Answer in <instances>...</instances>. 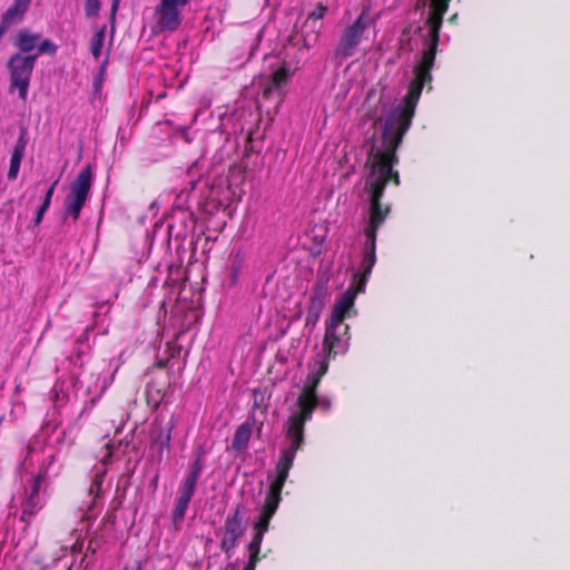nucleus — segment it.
I'll use <instances>...</instances> for the list:
<instances>
[{"instance_id": "nucleus-2", "label": "nucleus", "mask_w": 570, "mask_h": 570, "mask_svg": "<svg viewBox=\"0 0 570 570\" xmlns=\"http://www.w3.org/2000/svg\"><path fill=\"white\" fill-rule=\"evenodd\" d=\"M247 508L244 503H237L234 509L226 515L219 534L222 535L219 549L230 557L237 547L238 540L242 539L246 532L245 515Z\"/></svg>"}, {"instance_id": "nucleus-38", "label": "nucleus", "mask_w": 570, "mask_h": 570, "mask_svg": "<svg viewBox=\"0 0 570 570\" xmlns=\"http://www.w3.org/2000/svg\"><path fill=\"white\" fill-rule=\"evenodd\" d=\"M99 547V542L97 540H90L87 546V552L96 553L97 549Z\"/></svg>"}, {"instance_id": "nucleus-37", "label": "nucleus", "mask_w": 570, "mask_h": 570, "mask_svg": "<svg viewBox=\"0 0 570 570\" xmlns=\"http://www.w3.org/2000/svg\"><path fill=\"white\" fill-rule=\"evenodd\" d=\"M119 0H112L111 10H110V21L111 26L114 27L115 20H116V13L118 10Z\"/></svg>"}, {"instance_id": "nucleus-33", "label": "nucleus", "mask_w": 570, "mask_h": 570, "mask_svg": "<svg viewBox=\"0 0 570 570\" xmlns=\"http://www.w3.org/2000/svg\"><path fill=\"white\" fill-rule=\"evenodd\" d=\"M264 534L254 531L250 542L248 543V550H261L263 543Z\"/></svg>"}, {"instance_id": "nucleus-14", "label": "nucleus", "mask_w": 570, "mask_h": 570, "mask_svg": "<svg viewBox=\"0 0 570 570\" xmlns=\"http://www.w3.org/2000/svg\"><path fill=\"white\" fill-rule=\"evenodd\" d=\"M298 411L289 416V420H301L306 423L317 405V393L303 390L297 399Z\"/></svg>"}, {"instance_id": "nucleus-3", "label": "nucleus", "mask_w": 570, "mask_h": 570, "mask_svg": "<svg viewBox=\"0 0 570 570\" xmlns=\"http://www.w3.org/2000/svg\"><path fill=\"white\" fill-rule=\"evenodd\" d=\"M38 53L21 55L14 53L9 59L7 67L10 73L9 91H18L19 97L26 101L30 86L31 75L35 69Z\"/></svg>"}, {"instance_id": "nucleus-43", "label": "nucleus", "mask_w": 570, "mask_h": 570, "mask_svg": "<svg viewBox=\"0 0 570 570\" xmlns=\"http://www.w3.org/2000/svg\"><path fill=\"white\" fill-rule=\"evenodd\" d=\"M136 570H142V569H141V566H138Z\"/></svg>"}, {"instance_id": "nucleus-23", "label": "nucleus", "mask_w": 570, "mask_h": 570, "mask_svg": "<svg viewBox=\"0 0 570 570\" xmlns=\"http://www.w3.org/2000/svg\"><path fill=\"white\" fill-rule=\"evenodd\" d=\"M105 37L106 26L104 24L96 30V32L90 39V52L96 60H98L101 56Z\"/></svg>"}, {"instance_id": "nucleus-31", "label": "nucleus", "mask_w": 570, "mask_h": 570, "mask_svg": "<svg viewBox=\"0 0 570 570\" xmlns=\"http://www.w3.org/2000/svg\"><path fill=\"white\" fill-rule=\"evenodd\" d=\"M327 11V7L323 3H317L316 8L311 11L307 16V20H318L324 17Z\"/></svg>"}, {"instance_id": "nucleus-12", "label": "nucleus", "mask_w": 570, "mask_h": 570, "mask_svg": "<svg viewBox=\"0 0 570 570\" xmlns=\"http://www.w3.org/2000/svg\"><path fill=\"white\" fill-rule=\"evenodd\" d=\"M363 292L364 291H358L357 285L352 282L350 287L341 295V297L335 303L328 321L333 323L344 324L346 315L354 305L356 295Z\"/></svg>"}, {"instance_id": "nucleus-8", "label": "nucleus", "mask_w": 570, "mask_h": 570, "mask_svg": "<svg viewBox=\"0 0 570 570\" xmlns=\"http://www.w3.org/2000/svg\"><path fill=\"white\" fill-rule=\"evenodd\" d=\"M368 194L370 217L364 234L365 238H376L377 230L384 223L391 209L390 206L382 204L381 200L384 194L380 193L379 187H376V191H368Z\"/></svg>"}, {"instance_id": "nucleus-18", "label": "nucleus", "mask_w": 570, "mask_h": 570, "mask_svg": "<svg viewBox=\"0 0 570 570\" xmlns=\"http://www.w3.org/2000/svg\"><path fill=\"white\" fill-rule=\"evenodd\" d=\"M31 0H14L9 9L3 13L1 21L3 26H13L20 22L27 12Z\"/></svg>"}, {"instance_id": "nucleus-11", "label": "nucleus", "mask_w": 570, "mask_h": 570, "mask_svg": "<svg viewBox=\"0 0 570 570\" xmlns=\"http://www.w3.org/2000/svg\"><path fill=\"white\" fill-rule=\"evenodd\" d=\"M294 459L295 454H293L292 452H288L286 450L282 451L281 458L276 464V476L269 484L267 493L281 498L282 490L288 478V472L293 466Z\"/></svg>"}, {"instance_id": "nucleus-35", "label": "nucleus", "mask_w": 570, "mask_h": 570, "mask_svg": "<svg viewBox=\"0 0 570 570\" xmlns=\"http://www.w3.org/2000/svg\"><path fill=\"white\" fill-rule=\"evenodd\" d=\"M107 65H108V56L105 58L104 62L101 63L100 70H99L98 76L96 78V81H95V87L96 88H98L101 85L104 75L106 72Z\"/></svg>"}, {"instance_id": "nucleus-44", "label": "nucleus", "mask_w": 570, "mask_h": 570, "mask_svg": "<svg viewBox=\"0 0 570 570\" xmlns=\"http://www.w3.org/2000/svg\"><path fill=\"white\" fill-rule=\"evenodd\" d=\"M125 570H128L127 568H125Z\"/></svg>"}, {"instance_id": "nucleus-34", "label": "nucleus", "mask_w": 570, "mask_h": 570, "mask_svg": "<svg viewBox=\"0 0 570 570\" xmlns=\"http://www.w3.org/2000/svg\"><path fill=\"white\" fill-rule=\"evenodd\" d=\"M101 485H102V476L97 474L90 484L89 493L97 497L99 494V492L101 491Z\"/></svg>"}, {"instance_id": "nucleus-36", "label": "nucleus", "mask_w": 570, "mask_h": 570, "mask_svg": "<svg viewBox=\"0 0 570 570\" xmlns=\"http://www.w3.org/2000/svg\"><path fill=\"white\" fill-rule=\"evenodd\" d=\"M248 553H249V556H248L247 562H249L256 567L261 560V557H259L261 550H256V549L248 550Z\"/></svg>"}, {"instance_id": "nucleus-39", "label": "nucleus", "mask_w": 570, "mask_h": 570, "mask_svg": "<svg viewBox=\"0 0 570 570\" xmlns=\"http://www.w3.org/2000/svg\"><path fill=\"white\" fill-rule=\"evenodd\" d=\"M238 271H239V266H234L233 267V276H232L233 283H235L236 279H237Z\"/></svg>"}, {"instance_id": "nucleus-40", "label": "nucleus", "mask_w": 570, "mask_h": 570, "mask_svg": "<svg viewBox=\"0 0 570 570\" xmlns=\"http://www.w3.org/2000/svg\"><path fill=\"white\" fill-rule=\"evenodd\" d=\"M167 365V361L159 360L155 363V366L164 368Z\"/></svg>"}, {"instance_id": "nucleus-20", "label": "nucleus", "mask_w": 570, "mask_h": 570, "mask_svg": "<svg viewBox=\"0 0 570 570\" xmlns=\"http://www.w3.org/2000/svg\"><path fill=\"white\" fill-rule=\"evenodd\" d=\"M24 149H26V140L23 139V137H20L13 148L12 154H11L10 166H9V171H8L9 180H14L17 178L19 169H20L21 160L24 155Z\"/></svg>"}, {"instance_id": "nucleus-28", "label": "nucleus", "mask_w": 570, "mask_h": 570, "mask_svg": "<svg viewBox=\"0 0 570 570\" xmlns=\"http://www.w3.org/2000/svg\"><path fill=\"white\" fill-rule=\"evenodd\" d=\"M100 8V0H86L85 2V13L88 18L98 16Z\"/></svg>"}, {"instance_id": "nucleus-4", "label": "nucleus", "mask_w": 570, "mask_h": 570, "mask_svg": "<svg viewBox=\"0 0 570 570\" xmlns=\"http://www.w3.org/2000/svg\"><path fill=\"white\" fill-rule=\"evenodd\" d=\"M92 183V170L87 165L71 183L70 191L65 199V219L72 218L76 223L79 219L80 212L89 196Z\"/></svg>"}, {"instance_id": "nucleus-17", "label": "nucleus", "mask_w": 570, "mask_h": 570, "mask_svg": "<svg viewBox=\"0 0 570 570\" xmlns=\"http://www.w3.org/2000/svg\"><path fill=\"white\" fill-rule=\"evenodd\" d=\"M40 39L41 36L39 33H32L28 29H20L13 45L19 49L18 53L31 55L30 52L37 49Z\"/></svg>"}, {"instance_id": "nucleus-22", "label": "nucleus", "mask_w": 570, "mask_h": 570, "mask_svg": "<svg viewBox=\"0 0 570 570\" xmlns=\"http://www.w3.org/2000/svg\"><path fill=\"white\" fill-rule=\"evenodd\" d=\"M327 370H328V361L326 358H323L320 362L318 368L308 374L307 381H306L303 390L316 393L317 386H318L322 377L327 372Z\"/></svg>"}, {"instance_id": "nucleus-30", "label": "nucleus", "mask_w": 570, "mask_h": 570, "mask_svg": "<svg viewBox=\"0 0 570 570\" xmlns=\"http://www.w3.org/2000/svg\"><path fill=\"white\" fill-rule=\"evenodd\" d=\"M322 311L307 307L305 326L314 327L320 320Z\"/></svg>"}, {"instance_id": "nucleus-26", "label": "nucleus", "mask_w": 570, "mask_h": 570, "mask_svg": "<svg viewBox=\"0 0 570 570\" xmlns=\"http://www.w3.org/2000/svg\"><path fill=\"white\" fill-rule=\"evenodd\" d=\"M188 505H189V501L180 500V499L176 500L175 508L173 511V517H171L173 523L175 524V527H178L183 522Z\"/></svg>"}, {"instance_id": "nucleus-16", "label": "nucleus", "mask_w": 570, "mask_h": 570, "mask_svg": "<svg viewBox=\"0 0 570 570\" xmlns=\"http://www.w3.org/2000/svg\"><path fill=\"white\" fill-rule=\"evenodd\" d=\"M304 426L305 423H302L301 420L293 421L288 419L286 436L291 443L289 446L285 449L286 451L296 455L297 451L302 449L304 443Z\"/></svg>"}, {"instance_id": "nucleus-21", "label": "nucleus", "mask_w": 570, "mask_h": 570, "mask_svg": "<svg viewBox=\"0 0 570 570\" xmlns=\"http://www.w3.org/2000/svg\"><path fill=\"white\" fill-rule=\"evenodd\" d=\"M253 432V425L249 422L242 423L235 431L232 448L233 450L240 452L248 445Z\"/></svg>"}, {"instance_id": "nucleus-1", "label": "nucleus", "mask_w": 570, "mask_h": 570, "mask_svg": "<svg viewBox=\"0 0 570 570\" xmlns=\"http://www.w3.org/2000/svg\"><path fill=\"white\" fill-rule=\"evenodd\" d=\"M450 2L451 0H430L425 22L429 27L428 47L423 50L420 61L414 67V78L410 82L402 105L395 108L386 120L382 134L383 150H377L372 155L370 176L365 183V188L368 191H376V187H379L380 193L384 194L387 183L392 181L395 186L400 185L399 173L393 168L399 163L396 150L411 127L424 86H429L431 89V70L435 61L443 17Z\"/></svg>"}, {"instance_id": "nucleus-15", "label": "nucleus", "mask_w": 570, "mask_h": 570, "mask_svg": "<svg viewBox=\"0 0 570 570\" xmlns=\"http://www.w3.org/2000/svg\"><path fill=\"white\" fill-rule=\"evenodd\" d=\"M328 297V279L325 277H317L309 296L308 307L323 311Z\"/></svg>"}, {"instance_id": "nucleus-10", "label": "nucleus", "mask_w": 570, "mask_h": 570, "mask_svg": "<svg viewBox=\"0 0 570 570\" xmlns=\"http://www.w3.org/2000/svg\"><path fill=\"white\" fill-rule=\"evenodd\" d=\"M293 75L294 71L289 69L286 62H283L282 66L271 75L263 89V97L269 98L274 94L282 97L284 94V88L287 86Z\"/></svg>"}, {"instance_id": "nucleus-13", "label": "nucleus", "mask_w": 570, "mask_h": 570, "mask_svg": "<svg viewBox=\"0 0 570 570\" xmlns=\"http://www.w3.org/2000/svg\"><path fill=\"white\" fill-rule=\"evenodd\" d=\"M281 502L279 497L267 493L261 514L254 524V531L265 534L268 531L269 523L274 514L276 513Z\"/></svg>"}, {"instance_id": "nucleus-25", "label": "nucleus", "mask_w": 570, "mask_h": 570, "mask_svg": "<svg viewBox=\"0 0 570 570\" xmlns=\"http://www.w3.org/2000/svg\"><path fill=\"white\" fill-rule=\"evenodd\" d=\"M196 484H197L196 481L185 478L184 482L181 483V485L178 489V498L177 499L186 500V501L190 502V500L195 493Z\"/></svg>"}, {"instance_id": "nucleus-42", "label": "nucleus", "mask_w": 570, "mask_h": 570, "mask_svg": "<svg viewBox=\"0 0 570 570\" xmlns=\"http://www.w3.org/2000/svg\"><path fill=\"white\" fill-rule=\"evenodd\" d=\"M255 569H256V567L254 564L247 562L243 570H255Z\"/></svg>"}, {"instance_id": "nucleus-5", "label": "nucleus", "mask_w": 570, "mask_h": 570, "mask_svg": "<svg viewBox=\"0 0 570 570\" xmlns=\"http://www.w3.org/2000/svg\"><path fill=\"white\" fill-rule=\"evenodd\" d=\"M373 20L366 9H363L356 20L343 31L335 49V55L342 59L352 57L360 45L363 33L370 28Z\"/></svg>"}, {"instance_id": "nucleus-41", "label": "nucleus", "mask_w": 570, "mask_h": 570, "mask_svg": "<svg viewBox=\"0 0 570 570\" xmlns=\"http://www.w3.org/2000/svg\"><path fill=\"white\" fill-rule=\"evenodd\" d=\"M169 441H170V434L167 433L161 445L168 448Z\"/></svg>"}, {"instance_id": "nucleus-27", "label": "nucleus", "mask_w": 570, "mask_h": 570, "mask_svg": "<svg viewBox=\"0 0 570 570\" xmlns=\"http://www.w3.org/2000/svg\"><path fill=\"white\" fill-rule=\"evenodd\" d=\"M203 468H204V465H203L202 456L198 455L194 460L193 464L190 465V470H189L188 474L186 475V478L197 482L202 474Z\"/></svg>"}, {"instance_id": "nucleus-29", "label": "nucleus", "mask_w": 570, "mask_h": 570, "mask_svg": "<svg viewBox=\"0 0 570 570\" xmlns=\"http://www.w3.org/2000/svg\"><path fill=\"white\" fill-rule=\"evenodd\" d=\"M39 53L55 55L57 52V46L49 39L39 40L38 46Z\"/></svg>"}, {"instance_id": "nucleus-32", "label": "nucleus", "mask_w": 570, "mask_h": 570, "mask_svg": "<svg viewBox=\"0 0 570 570\" xmlns=\"http://www.w3.org/2000/svg\"><path fill=\"white\" fill-rule=\"evenodd\" d=\"M43 481V475L38 474L32 480L31 491L27 494L29 497L39 498V491Z\"/></svg>"}, {"instance_id": "nucleus-6", "label": "nucleus", "mask_w": 570, "mask_h": 570, "mask_svg": "<svg viewBox=\"0 0 570 570\" xmlns=\"http://www.w3.org/2000/svg\"><path fill=\"white\" fill-rule=\"evenodd\" d=\"M189 0H159L155 8L157 31H176L181 24V11Z\"/></svg>"}, {"instance_id": "nucleus-24", "label": "nucleus", "mask_w": 570, "mask_h": 570, "mask_svg": "<svg viewBox=\"0 0 570 570\" xmlns=\"http://www.w3.org/2000/svg\"><path fill=\"white\" fill-rule=\"evenodd\" d=\"M57 184H58V180L53 181L50 185V187L47 189V191L45 194V197H43V200H42L41 205L37 209L36 217H35V220H33L35 226H39L41 224L46 212L50 207L51 198L53 196L55 188H56Z\"/></svg>"}, {"instance_id": "nucleus-19", "label": "nucleus", "mask_w": 570, "mask_h": 570, "mask_svg": "<svg viewBox=\"0 0 570 570\" xmlns=\"http://www.w3.org/2000/svg\"><path fill=\"white\" fill-rule=\"evenodd\" d=\"M41 509L42 505L40 503V498L26 495L21 502L20 521L23 522L26 525H29L33 517H36Z\"/></svg>"}, {"instance_id": "nucleus-9", "label": "nucleus", "mask_w": 570, "mask_h": 570, "mask_svg": "<svg viewBox=\"0 0 570 570\" xmlns=\"http://www.w3.org/2000/svg\"><path fill=\"white\" fill-rule=\"evenodd\" d=\"M376 238H365L360 269L353 276L358 291H365L367 279L376 263Z\"/></svg>"}, {"instance_id": "nucleus-7", "label": "nucleus", "mask_w": 570, "mask_h": 570, "mask_svg": "<svg viewBox=\"0 0 570 570\" xmlns=\"http://www.w3.org/2000/svg\"><path fill=\"white\" fill-rule=\"evenodd\" d=\"M348 325L327 321L323 340V351L328 361L336 355L344 354L347 351Z\"/></svg>"}]
</instances>
